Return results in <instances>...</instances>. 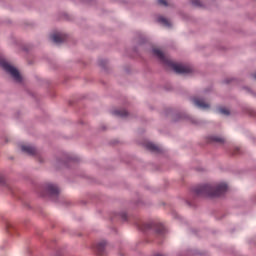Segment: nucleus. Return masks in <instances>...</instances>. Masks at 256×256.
Wrapping results in <instances>:
<instances>
[{
	"label": "nucleus",
	"instance_id": "obj_14",
	"mask_svg": "<svg viewBox=\"0 0 256 256\" xmlns=\"http://www.w3.org/2000/svg\"><path fill=\"white\" fill-rule=\"evenodd\" d=\"M159 5H163L164 7H167V0H158Z\"/></svg>",
	"mask_w": 256,
	"mask_h": 256
},
{
	"label": "nucleus",
	"instance_id": "obj_13",
	"mask_svg": "<svg viewBox=\"0 0 256 256\" xmlns=\"http://www.w3.org/2000/svg\"><path fill=\"white\" fill-rule=\"evenodd\" d=\"M218 113H221V115H229V109L227 108H219Z\"/></svg>",
	"mask_w": 256,
	"mask_h": 256
},
{
	"label": "nucleus",
	"instance_id": "obj_10",
	"mask_svg": "<svg viewBox=\"0 0 256 256\" xmlns=\"http://www.w3.org/2000/svg\"><path fill=\"white\" fill-rule=\"evenodd\" d=\"M158 23H161L164 27H171V22L164 17L158 18Z\"/></svg>",
	"mask_w": 256,
	"mask_h": 256
},
{
	"label": "nucleus",
	"instance_id": "obj_11",
	"mask_svg": "<svg viewBox=\"0 0 256 256\" xmlns=\"http://www.w3.org/2000/svg\"><path fill=\"white\" fill-rule=\"evenodd\" d=\"M113 115H117L118 117H127V110H115Z\"/></svg>",
	"mask_w": 256,
	"mask_h": 256
},
{
	"label": "nucleus",
	"instance_id": "obj_9",
	"mask_svg": "<svg viewBox=\"0 0 256 256\" xmlns=\"http://www.w3.org/2000/svg\"><path fill=\"white\" fill-rule=\"evenodd\" d=\"M145 147H146V149H148V151L159 152V146H157L151 142L146 143Z\"/></svg>",
	"mask_w": 256,
	"mask_h": 256
},
{
	"label": "nucleus",
	"instance_id": "obj_17",
	"mask_svg": "<svg viewBox=\"0 0 256 256\" xmlns=\"http://www.w3.org/2000/svg\"><path fill=\"white\" fill-rule=\"evenodd\" d=\"M253 77L256 79V74H254Z\"/></svg>",
	"mask_w": 256,
	"mask_h": 256
},
{
	"label": "nucleus",
	"instance_id": "obj_5",
	"mask_svg": "<svg viewBox=\"0 0 256 256\" xmlns=\"http://www.w3.org/2000/svg\"><path fill=\"white\" fill-rule=\"evenodd\" d=\"M21 151H23V153H27V155H37V149L33 146L22 145Z\"/></svg>",
	"mask_w": 256,
	"mask_h": 256
},
{
	"label": "nucleus",
	"instance_id": "obj_7",
	"mask_svg": "<svg viewBox=\"0 0 256 256\" xmlns=\"http://www.w3.org/2000/svg\"><path fill=\"white\" fill-rule=\"evenodd\" d=\"M47 191L50 193V195H59V187H57V185L48 184Z\"/></svg>",
	"mask_w": 256,
	"mask_h": 256
},
{
	"label": "nucleus",
	"instance_id": "obj_12",
	"mask_svg": "<svg viewBox=\"0 0 256 256\" xmlns=\"http://www.w3.org/2000/svg\"><path fill=\"white\" fill-rule=\"evenodd\" d=\"M212 141H215L216 143H225V139H223L219 136L212 137Z\"/></svg>",
	"mask_w": 256,
	"mask_h": 256
},
{
	"label": "nucleus",
	"instance_id": "obj_2",
	"mask_svg": "<svg viewBox=\"0 0 256 256\" xmlns=\"http://www.w3.org/2000/svg\"><path fill=\"white\" fill-rule=\"evenodd\" d=\"M153 54L160 59V61H163V63H166L168 67H171L175 73H179L181 75H188L189 73L193 72V68L191 66L179 64V63H173L171 61H168L165 59V54L159 49H153Z\"/></svg>",
	"mask_w": 256,
	"mask_h": 256
},
{
	"label": "nucleus",
	"instance_id": "obj_1",
	"mask_svg": "<svg viewBox=\"0 0 256 256\" xmlns=\"http://www.w3.org/2000/svg\"><path fill=\"white\" fill-rule=\"evenodd\" d=\"M227 191V184L220 183L216 186L205 184L195 189L196 195H206L207 197H221Z\"/></svg>",
	"mask_w": 256,
	"mask_h": 256
},
{
	"label": "nucleus",
	"instance_id": "obj_8",
	"mask_svg": "<svg viewBox=\"0 0 256 256\" xmlns=\"http://www.w3.org/2000/svg\"><path fill=\"white\" fill-rule=\"evenodd\" d=\"M106 246H107L106 242H100L99 244H97L96 251H97L98 255H103V253H105Z\"/></svg>",
	"mask_w": 256,
	"mask_h": 256
},
{
	"label": "nucleus",
	"instance_id": "obj_6",
	"mask_svg": "<svg viewBox=\"0 0 256 256\" xmlns=\"http://www.w3.org/2000/svg\"><path fill=\"white\" fill-rule=\"evenodd\" d=\"M193 103L196 105V107H199V109H209L210 107L209 104L205 102V100L199 98H194Z\"/></svg>",
	"mask_w": 256,
	"mask_h": 256
},
{
	"label": "nucleus",
	"instance_id": "obj_16",
	"mask_svg": "<svg viewBox=\"0 0 256 256\" xmlns=\"http://www.w3.org/2000/svg\"><path fill=\"white\" fill-rule=\"evenodd\" d=\"M0 183H3V178H0Z\"/></svg>",
	"mask_w": 256,
	"mask_h": 256
},
{
	"label": "nucleus",
	"instance_id": "obj_4",
	"mask_svg": "<svg viewBox=\"0 0 256 256\" xmlns=\"http://www.w3.org/2000/svg\"><path fill=\"white\" fill-rule=\"evenodd\" d=\"M51 39L54 43H64V41L67 39V36L62 33H55L51 36Z\"/></svg>",
	"mask_w": 256,
	"mask_h": 256
},
{
	"label": "nucleus",
	"instance_id": "obj_15",
	"mask_svg": "<svg viewBox=\"0 0 256 256\" xmlns=\"http://www.w3.org/2000/svg\"><path fill=\"white\" fill-rule=\"evenodd\" d=\"M192 4L196 5V7H199V6H201V1H199V0H192Z\"/></svg>",
	"mask_w": 256,
	"mask_h": 256
},
{
	"label": "nucleus",
	"instance_id": "obj_3",
	"mask_svg": "<svg viewBox=\"0 0 256 256\" xmlns=\"http://www.w3.org/2000/svg\"><path fill=\"white\" fill-rule=\"evenodd\" d=\"M0 66L4 69V71H6V73H9L11 77H13L14 81H16L17 83H21V74L19 73V70H17V68L11 66L5 61H1Z\"/></svg>",
	"mask_w": 256,
	"mask_h": 256
}]
</instances>
